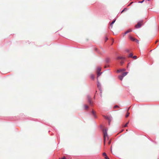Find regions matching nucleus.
<instances>
[{
  "label": "nucleus",
  "mask_w": 159,
  "mask_h": 159,
  "mask_svg": "<svg viewBox=\"0 0 159 159\" xmlns=\"http://www.w3.org/2000/svg\"><path fill=\"white\" fill-rule=\"evenodd\" d=\"M97 86H98V88L99 89V90L100 91V93H101L102 92V90L101 89V85L99 82H98Z\"/></svg>",
  "instance_id": "nucleus-4"
},
{
  "label": "nucleus",
  "mask_w": 159,
  "mask_h": 159,
  "mask_svg": "<svg viewBox=\"0 0 159 159\" xmlns=\"http://www.w3.org/2000/svg\"><path fill=\"white\" fill-rule=\"evenodd\" d=\"M132 31V30L131 29H129L125 32V35L126 34L128 33L131 32Z\"/></svg>",
  "instance_id": "nucleus-10"
},
{
  "label": "nucleus",
  "mask_w": 159,
  "mask_h": 159,
  "mask_svg": "<svg viewBox=\"0 0 159 159\" xmlns=\"http://www.w3.org/2000/svg\"><path fill=\"white\" fill-rule=\"evenodd\" d=\"M133 57V54L132 53H131L129 55L128 57Z\"/></svg>",
  "instance_id": "nucleus-16"
},
{
  "label": "nucleus",
  "mask_w": 159,
  "mask_h": 159,
  "mask_svg": "<svg viewBox=\"0 0 159 159\" xmlns=\"http://www.w3.org/2000/svg\"><path fill=\"white\" fill-rule=\"evenodd\" d=\"M108 39L107 37H105V41H106Z\"/></svg>",
  "instance_id": "nucleus-27"
},
{
  "label": "nucleus",
  "mask_w": 159,
  "mask_h": 159,
  "mask_svg": "<svg viewBox=\"0 0 159 159\" xmlns=\"http://www.w3.org/2000/svg\"><path fill=\"white\" fill-rule=\"evenodd\" d=\"M106 62L107 63H108L110 62V59L109 58H107L106 60Z\"/></svg>",
  "instance_id": "nucleus-15"
},
{
  "label": "nucleus",
  "mask_w": 159,
  "mask_h": 159,
  "mask_svg": "<svg viewBox=\"0 0 159 159\" xmlns=\"http://www.w3.org/2000/svg\"><path fill=\"white\" fill-rule=\"evenodd\" d=\"M124 61H121L120 62V63L121 65H122L124 64Z\"/></svg>",
  "instance_id": "nucleus-22"
},
{
  "label": "nucleus",
  "mask_w": 159,
  "mask_h": 159,
  "mask_svg": "<svg viewBox=\"0 0 159 159\" xmlns=\"http://www.w3.org/2000/svg\"><path fill=\"white\" fill-rule=\"evenodd\" d=\"M95 50H96V51L98 52V50L96 48V49H95Z\"/></svg>",
  "instance_id": "nucleus-31"
},
{
  "label": "nucleus",
  "mask_w": 159,
  "mask_h": 159,
  "mask_svg": "<svg viewBox=\"0 0 159 159\" xmlns=\"http://www.w3.org/2000/svg\"><path fill=\"white\" fill-rule=\"evenodd\" d=\"M98 52L99 53V54H100V53H99V52L98 51Z\"/></svg>",
  "instance_id": "nucleus-36"
},
{
  "label": "nucleus",
  "mask_w": 159,
  "mask_h": 159,
  "mask_svg": "<svg viewBox=\"0 0 159 159\" xmlns=\"http://www.w3.org/2000/svg\"><path fill=\"white\" fill-rule=\"evenodd\" d=\"M101 70V68L100 67H98L97 69V76L98 77L100 76L101 74L102 73L100 72Z\"/></svg>",
  "instance_id": "nucleus-2"
},
{
  "label": "nucleus",
  "mask_w": 159,
  "mask_h": 159,
  "mask_svg": "<svg viewBox=\"0 0 159 159\" xmlns=\"http://www.w3.org/2000/svg\"><path fill=\"white\" fill-rule=\"evenodd\" d=\"M129 113L127 112L126 114V115L125 117H128L129 116Z\"/></svg>",
  "instance_id": "nucleus-21"
},
{
  "label": "nucleus",
  "mask_w": 159,
  "mask_h": 159,
  "mask_svg": "<svg viewBox=\"0 0 159 159\" xmlns=\"http://www.w3.org/2000/svg\"><path fill=\"white\" fill-rule=\"evenodd\" d=\"M147 0V1H150V0Z\"/></svg>",
  "instance_id": "nucleus-35"
},
{
  "label": "nucleus",
  "mask_w": 159,
  "mask_h": 159,
  "mask_svg": "<svg viewBox=\"0 0 159 159\" xmlns=\"http://www.w3.org/2000/svg\"><path fill=\"white\" fill-rule=\"evenodd\" d=\"M105 118L109 121V124H110V121L112 120V118L111 116H105Z\"/></svg>",
  "instance_id": "nucleus-3"
},
{
  "label": "nucleus",
  "mask_w": 159,
  "mask_h": 159,
  "mask_svg": "<svg viewBox=\"0 0 159 159\" xmlns=\"http://www.w3.org/2000/svg\"><path fill=\"white\" fill-rule=\"evenodd\" d=\"M129 107L128 108V110H129Z\"/></svg>",
  "instance_id": "nucleus-37"
},
{
  "label": "nucleus",
  "mask_w": 159,
  "mask_h": 159,
  "mask_svg": "<svg viewBox=\"0 0 159 159\" xmlns=\"http://www.w3.org/2000/svg\"><path fill=\"white\" fill-rule=\"evenodd\" d=\"M125 59V57H118L116 58L117 60L119 59Z\"/></svg>",
  "instance_id": "nucleus-7"
},
{
  "label": "nucleus",
  "mask_w": 159,
  "mask_h": 159,
  "mask_svg": "<svg viewBox=\"0 0 159 159\" xmlns=\"http://www.w3.org/2000/svg\"><path fill=\"white\" fill-rule=\"evenodd\" d=\"M105 159H109V158L107 157V156H106V157H105Z\"/></svg>",
  "instance_id": "nucleus-29"
},
{
  "label": "nucleus",
  "mask_w": 159,
  "mask_h": 159,
  "mask_svg": "<svg viewBox=\"0 0 159 159\" xmlns=\"http://www.w3.org/2000/svg\"><path fill=\"white\" fill-rule=\"evenodd\" d=\"M125 70V69H120V70H117V72H121L124 71Z\"/></svg>",
  "instance_id": "nucleus-8"
},
{
  "label": "nucleus",
  "mask_w": 159,
  "mask_h": 159,
  "mask_svg": "<svg viewBox=\"0 0 159 159\" xmlns=\"http://www.w3.org/2000/svg\"><path fill=\"white\" fill-rule=\"evenodd\" d=\"M144 0H143L139 2L140 3H142L144 2Z\"/></svg>",
  "instance_id": "nucleus-26"
},
{
  "label": "nucleus",
  "mask_w": 159,
  "mask_h": 159,
  "mask_svg": "<svg viewBox=\"0 0 159 159\" xmlns=\"http://www.w3.org/2000/svg\"><path fill=\"white\" fill-rule=\"evenodd\" d=\"M129 38H130V39L132 40V41H134L135 40H136V39L133 38V37H132V36H130V37H129Z\"/></svg>",
  "instance_id": "nucleus-13"
},
{
  "label": "nucleus",
  "mask_w": 159,
  "mask_h": 159,
  "mask_svg": "<svg viewBox=\"0 0 159 159\" xmlns=\"http://www.w3.org/2000/svg\"><path fill=\"white\" fill-rule=\"evenodd\" d=\"M110 143H111V142L110 141H109V142H108V144H110Z\"/></svg>",
  "instance_id": "nucleus-33"
},
{
  "label": "nucleus",
  "mask_w": 159,
  "mask_h": 159,
  "mask_svg": "<svg viewBox=\"0 0 159 159\" xmlns=\"http://www.w3.org/2000/svg\"><path fill=\"white\" fill-rule=\"evenodd\" d=\"M92 113L94 117L95 118H97V116L95 114L94 111L93 110L92 111Z\"/></svg>",
  "instance_id": "nucleus-11"
},
{
  "label": "nucleus",
  "mask_w": 159,
  "mask_h": 159,
  "mask_svg": "<svg viewBox=\"0 0 159 159\" xmlns=\"http://www.w3.org/2000/svg\"><path fill=\"white\" fill-rule=\"evenodd\" d=\"M123 77H123L122 75L119 76V78L121 80H123Z\"/></svg>",
  "instance_id": "nucleus-12"
},
{
  "label": "nucleus",
  "mask_w": 159,
  "mask_h": 159,
  "mask_svg": "<svg viewBox=\"0 0 159 159\" xmlns=\"http://www.w3.org/2000/svg\"><path fill=\"white\" fill-rule=\"evenodd\" d=\"M126 8H125L121 12V13H122L126 9Z\"/></svg>",
  "instance_id": "nucleus-28"
},
{
  "label": "nucleus",
  "mask_w": 159,
  "mask_h": 159,
  "mask_svg": "<svg viewBox=\"0 0 159 159\" xmlns=\"http://www.w3.org/2000/svg\"><path fill=\"white\" fill-rule=\"evenodd\" d=\"M125 52L128 53H129L130 52V51L129 49H126L125 50Z\"/></svg>",
  "instance_id": "nucleus-19"
},
{
  "label": "nucleus",
  "mask_w": 159,
  "mask_h": 159,
  "mask_svg": "<svg viewBox=\"0 0 159 159\" xmlns=\"http://www.w3.org/2000/svg\"><path fill=\"white\" fill-rule=\"evenodd\" d=\"M129 121L127 122V123H126V124L124 126V127H126L127 126V125H128V124H129Z\"/></svg>",
  "instance_id": "nucleus-18"
},
{
  "label": "nucleus",
  "mask_w": 159,
  "mask_h": 159,
  "mask_svg": "<svg viewBox=\"0 0 159 159\" xmlns=\"http://www.w3.org/2000/svg\"><path fill=\"white\" fill-rule=\"evenodd\" d=\"M135 40L136 41V42H137L138 43H139V40H137V39H136Z\"/></svg>",
  "instance_id": "nucleus-30"
},
{
  "label": "nucleus",
  "mask_w": 159,
  "mask_h": 159,
  "mask_svg": "<svg viewBox=\"0 0 159 159\" xmlns=\"http://www.w3.org/2000/svg\"><path fill=\"white\" fill-rule=\"evenodd\" d=\"M132 58L134 59H136L137 58V57L136 56H133Z\"/></svg>",
  "instance_id": "nucleus-24"
},
{
  "label": "nucleus",
  "mask_w": 159,
  "mask_h": 159,
  "mask_svg": "<svg viewBox=\"0 0 159 159\" xmlns=\"http://www.w3.org/2000/svg\"><path fill=\"white\" fill-rule=\"evenodd\" d=\"M128 73V72H125L123 73L122 74V75L123 76V77H124V76H126L127 74Z\"/></svg>",
  "instance_id": "nucleus-9"
},
{
  "label": "nucleus",
  "mask_w": 159,
  "mask_h": 159,
  "mask_svg": "<svg viewBox=\"0 0 159 159\" xmlns=\"http://www.w3.org/2000/svg\"><path fill=\"white\" fill-rule=\"evenodd\" d=\"M84 107L85 109H87L88 108V107L87 105H85L84 106Z\"/></svg>",
  "instance_id": "nucleus-20"
},
{
  "label": "nucleus",
  "mask_w": 159,
  "mask_h": 159,
  "mask_svg": "<svg viewBox=\"0 0 159 159\" xmlns=\"http://www.w3.org/2000/svg\"><path fill=\"white\" fill-rule=\"evenodd\" d=\"M65 158V157H63L62 158V159H64Z\"/></svg>",
  "instance_id": "nucleus-34"
},
{
  "label": "nucleus",
  "mask_w": 159,
  "mask_h": 159,
  "mask_svg": "<svg viewBox=\"0 0 159 159\" xmlns=\"http://www.w3.org/2000/svg\"><path fill=\"white\" fill-rule=\"evenodd\" d=\"M103 155L104 156H105V157L107 156V154H106V153L105 152H104L103 153Z\"/></svg>",
  "instance_id": "nucleus-25"
},
{
  "label": "nucleus",
  "mask_w": 159,
  "mask_h": 159,
  "mask_svg": "<svg viewBox=\"0 0 159 159\" xmlns=\"http://www.w3.org/2000/svg\"><path fill=\"white\" fill-rule=\"evenodd\" d=\"M87 98H88V102H89V104L90 105H91L92 103V102L91 101V97L89 96L88 95L87 96Z\"/></svg>",
  "instance_id": "nucleus-6"
},
{
  "label": "nucleus",
  "mask_w": 159,
  "mask_h": 159,
  "mask_svg": "<svg viewBox=\"0 0 159 159\" xmlns=\"http://www.w3.org/2000/svg\"><path fill=\"white\" fill-rule=\"evenodd\" d=\"M90 77H91V78L93 80L94 79V75L93 74L91 75L90 76Z\"/></svg>",
  "instance_id": "nucleus-17"
},
{
  "label": "nucleus",
  "mask_w": 159,
  "mask_h": 159,
  "mask_svg": "<svg viewBox=\"0 0 159 159\" xmlns=\"http://www.w3.org/2000/svg\"><path fill=\"white\" fill-rule=\"evenodd\" d=\"M116 21V20H113L112 22L111 23V24H110V26L111 27V28H112V25H113V24L115 23V22Z\"/></svg>",
  "instance_id": "nucleus-14"
},
{
  "label": "nucleus",
  "mask_w": 159,
  "mask_h": 159,
  "mask_svg": "<svg viewBox=\"0 0 159 159\" xmlns=\"http://www.w3.org/2000/svg\"><path fill=\"white\" fill-rule=\"evenodd\" d=\"M119 107L117 105H115L114 107V108H118Z\"/></svg>",
  "instance_id": "nucleus-23"
},
{
  "label": "nucleus",
  "mask_w": 159,
  "mask_h": 159,
  "mask_svg": "<svg viewBox=\"0 0 159 159\" xmlns=\"http://www.w3.org/2000/svg\"><path fill=\"white\" fill-rule=\"evenodd\" d=\"M101 128L102 129V125H101Z\"/></svg>",
  "instance_id": "nucleus-32"
},
{
  "label": "nucleus",
  "mask_w": 159,
  "mask_h": 159,
  "mask_svg": "<svg viewBox=\"0 0 159 159\" xmlns=\"http://www.w3.org/2000/svg\"><path fill=\"white\" fill-rule=\"evenodd\" d=\"M102 131L103 132V134H104V144H105V141L107 139H108V135L107 134V131L108 130V129L106 128L105 129H102Z\"/></svg>",
  "instance_id": "nucleus-1"
},
{
  "label": "nucleus",
  "mask_w": 159,
  "mask_h": 159,
  "mask_svg": "<svg viewBox=\"0 0 159 159\" xmlns=\"http://www.w3.org/2000/svg\"><path fill=\"white\" fill-rule=\"evenodd\" d=\"M141 24L139 22H138L137 24L135 25V27L136 28H139L141 27Z\"/></svg>",
  "instance_id": "nucleus-5"
}]
</instances>
